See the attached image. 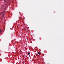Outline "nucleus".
<instances>
[{
    "mask_svg": "<svg viewBox=\"0 0 64 64\" xmlns=\"http://www.w3.org/2000/svg\"><path fill=\"white\" fill-rule=\"evenodd\" d=\"M5 10H4L3 12H2V15H4L5 14Z\"/></svg>",
    "mask_w": 64,
    "mask_h": 64,
    "instance_id": "obj_1",
    "label": "nucleus"
},
{
    "mask_svg": "<svg viewBox=\"0 0 64 64\" xmlns=\"http://www.w3.org/2000/svg\"><path fill=\"white\" fill-rule=\"evenodd\" d=\"M4 14H2V17H4Z\"/></svg>",
    "mask_w": 64,
    "mask_h": 64,
    "instance_id": "obj_2",
    "label": "nucleus"
},
{
    "mask_svg": "<svg viewBox=\"0 0 64 64\" xmlns=\"http://www.w3.org/2000/svg\"><path fill=\"white\" fill-rule=\"evenodd\" d=\"M30 54V52H28V55H29V54Z\"/></svg>",
    "mask_w": 64,
    "mask_h": 64,
    "instance_id": "obj_3",
    "label": "nucleus"
},
{
    "mask_svg": "<svg viewBox=\"0 0 64 64\" xmlns=\"http://www.w3.org/2000/svg\"><path fill=\"white\" fill-rule=\"evenodd\" d=\"M38 54H39V55H40V53H39V52H38Z\"/></svg>",
    "mask_w": 64,
    "mask_h": 64,
    "instance_id": "obj_4",
    "label": "nucleus"
},
{
    "mask_svg": "<svg viewBox=\"0 0 64 64\" xmlns=\"http://www.w3.org/2000/svg\"><path fill=\"white\" fill-rule=\"evenodd\" d=\"M0 32L1 33V30H0Z\"/></svg>",
    "mask_w": 64,
    "mask_h": 64,
    "instance_id": "obj_5",
    "label": "nucleus"
},
{
    "mask_svg": "<svg viewBox=\"0 0 64 64\" xmlns=\"http://www.w3.org/2000/svg\"><path fill=\"white\" fill-rule=\"evenodd\" d=\"M19 18H20V19L21 18H21L20 17Z\"/></svg>",
    "mask_w": 64,
    "mask_h": 64,
    "instance_id": "obj_6",
    "label": "nucleus"
},
{
    "mask_svg": "<svg viewBox=\"0 0 64 64\" xmlns=\"http://www.w3.org/2000/svg\"><path fill=\"white\" fill-rule=\"evenodd\" d=\"M1 14H2V13H0V15H1Z\"/></svg>",
    "mask_w": 64,
    "mask_h": 64,
    "instance_id": "obj_7",
    "label": "nucleus"
},
{
    "mask_svg": "<svg viewBox=\"0 0 64 64\" xmlns=\"http://www.w3.org/2000/svg\"><path fill=\"white\" fill-rule=\"evenodd\" d=\"M4 2H5V0H4Z\"/></svg>",
    "mask_w": 64,
    "mask_h": 64,
    "instance_id": "obj_8",
    "label": "nucleus"
},
{
    "mask_svg": "<svg viewBox=\"0 0 64 64\" xmlns=\"http://www.w3.org/2000/svg\"><path fill=\"white\" fill-rule=\"evenodd\" d=\"M17 26V27H18V26Z\"/></svg>",
    "mask_w": 64,
    "mask_h": 64,
    "instance_id": "obj_9",
    "label": "nucleus"
}]
</instances>
